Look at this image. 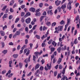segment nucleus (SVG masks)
Instances as JSON below:
<instances>
[{
	"mask_svg": "<svg viewBox=\"0 0 80 80\" xmlns=\"http://www.w3.org/2000/svg\"><path fill=\"white\" fill-rule=\"evenodd\" d=\"M33 60L34 61H35V60H36V57H35V56L33 55Z\"/></svg>",
	"mask_w": 80,
	"mask_h": 80,
	"instance_id": "nucleus-55",
	"label": "nucleus"
},
{
	"mask_svg": "<svg viewBox=\"0 0 80 80\" xmlns=\"http://www.w3.org/2000/svg\"><path fill=\"white\" fill-rule=\"evenodd\" d=\"M21 22H22V23H24V22H25V18L24 17H23L21 18Z\"/></svg>",
	"mask_w": 80,
	"mask_h": 80,
	"instance_id": "nucleus-30",
	"label": "nucleus"
},
{
	"mask_svg": "<svg viewBox=\"0 0 80 80\" xmlns=\"http://www.w3.org/2000/svg\"><path fill=\"white\" fill-rule=\"evenodd\" d=\"M27 50L28 49H24V53L25 54V53H26V52H27Z\"/></svg>",
	"mask_w": 80,
	"mask_h": 80,
	"instance_id": "nucleus-61",
	"label": "nucleus"
},
{
	"mask_svg": "<svg viewBox=\"0 0 80 80\" xmlns=\"http://www.w3.org/2000/svg\"><path fill=\"white\" fill-rule=\"evenodd\" d=\"M8 16V14H5L3 16V17L5 18H7V17Z\"/></svg>",
	"mask_w": 80,
	"mask_h": 80,
	"instance_id": "nucleus-34",
	"label": "nucleus"
},
{
	"mask_svg": "<svg viewBox=\"0 0 80 80\" xmlns=\"http://www.w3.org/2000/svg\"><path fill=\"white\" fill-rule=\"evenodd\" d=\"M22 50H20V54H22L23 53V47H22L21 48Z\"/></svg>",
	"mask_w": 80,
	"mask_h": 80,
	"instance_id": "nucleus-39",
	"label": "nucleus"
},
{
	"mask_svg": "<svg viewBox=\"0 0 80 80\" xmlns=\"http://www.w3.org/2000/svg\"><path fill=\"white\" fill-rule=\"evenodd\" d=\"M6 8H7V6H5L2 9V10L3 12H5V10L6 9Z\"/></svg>",
	"mask_w": 80,
	"mask_h": 80,
	"instance_id": "nucleus-27",
	"label": "nucleus"
},
{
	"mask_svg": "<svg viewBox=\"0 0 80 80\" xmlns=\"http://www.w3.org/2000/svg\"><path fill=\"white\" fill-rule=\"evenodd\" d=\"M42 53H43V51L42 50H41L40 52H34V54L36 57L38 58V57L39 55H40L41 54H42Z\"/></svg>",
	"mask_w": 80,
	"mask_h": 80,
	"instance_id": "nucleus-3",
	"label": "nucleus"
},
{
	"mask_svg": "<svg viewBox=\"0 0 80 80\" xmlns=\"http://www.w3.org/2000/svg\"><path fill=\"white\" fill-rule=\"evenodd\" d=\"M57 72H54V77H56V76H57Z\"/></svg>",
	"mask_w": 80,
	"mask_h": 80,
	"instance_id": "nucleus-52",
	"label": "nucleus"
},
{
	"mask_svg": "<svg viewBox=\"0 0 80 80\" xmlns=\"http://www.w3.org/2000/svg\"><path fill=\"white\" fill-rule=\"evenodd\" d=\"M73 0L69 1V2L67 6L68 9H69V10H70L72 9V6H71V5H72V3H73Z\"/></svg>",
	"mask_w": 80,
	"mask_h": 80,
	"instance_id": "nucleus-1",
	"label": "nucleus"
},
{
	"mask_svg": "<svg viewBox=\"0 0 80 80\" xmlns=\"http://www.w3.org/2000/svg\"><path fill=\"white\" fill-rule=\"evenodd\" d=\"M0 33L1 36H5V32L3 31H0Z\"/></svg>",
	"mask_w": 80,
	"mask_h": 80,
	"instance_id": "nucleus-13",
	"label": "nucleus"
},
{
	"mask_svg": "<svg viewBox=\"0 0 80 80\" xmlns=\"http://www.w3.org/2000/svg\"><path fill=\"white\" fill-rule=\"evenodd\" d=\"M67 48V46H64V47H62L61 48L62 50L63 51V50H66V48Z\"/></svg>",
	"mask_w": 80,
	"mask_h": 80,
	"instance_id": "nucleus-22",
	"label": "nucleus"
},
{
	"mask_svg": "<svg viewBox=\"0 0 80 80\" xmlns=\"http://www.w3.org/2000/svg\"><path fill=\"white\" fill-rule=\"evenodd\" d=\"M25 7V5H22L21 6V8L22 9H23V8H24Z\"/></svg>",
	"mask_w": 80,
	"mask_h": 80,
	"instance_id": "nucleus-48",
	"label": "nucleus"
},
{
	"mask_svg": "<svg viewBox=\"0 0 80 80\" xmlns=\"http://www.w3.org/2000/svg\"><path fill=\"white\" fill-rule=\"evenodd\" d=\"M68 22H67V24H66L67 25V26H68V25L69 24V23H70V20H69V19H68Z\"/></svg>",
	"mask_w": 80,
	"mask_h": 80,
	"instance_id": "nucleus-50",
	"label": "nucleus"
},
{
	"mask_svg": "<svg viewBox=\"0 0 80 80\" xmlns=\"http://www.w3.org/2000/svg\"><path fill=\"white\" fill-rule=\"evenodd\" d=\"M49 65H50V66H49V64L48 63L47 64V68L46 66L44 67V69L45 70H46V71H47V70H48V69L49 70H50L51 68H52V64H50Z\"/></svg>",
	"mask_w": 80,
	"mask_h": 80,
	"instance_id": "nucleus-2",
	"label": "nucleus"
},
{
	"mask_svg": "<svg viewBox=\"0 0 80 80\" xmlns=\"http://www.w3.org/2000/svg\"><path fill=\"white\" fill-rule=\"evenodd\" d=\"M31 14L30 12H28L26 13V14L24 16V17L25 18L27 17H28V16H30Z\"/></svg>",
	"mask_w": 80,
	"mask_h": 80,
	"instance_id": "nucleus-12",
	"label": "nucleus"
},
{
	"mask_svg": "<svg viewBox=\"0 0 80 80\" xmlns=\"http://www.w3.org/2000/svg\"><path fill=\"white\" fill-rule=\"evenodd\" d=\"M19 20H20V18H17L16 19V20L15 21V23H17V22H18L19 21Z\"/></svg>",
	"mask_w": 80,
	"mask_h": 80,
	"instance_id": "nucleus-35",
	"label": "nucleus"
},
{
	"mask_svg": "<svg viewBox=\"0 0 80 80\" xmlns=\"http://www.w3.org/2000/svg\"><path fill=\"white\" fill-rule=\"evenodd\" d=\"M57 43H56L54 41H52V45L54 46V47H56L57 46Z\"/></svg>",
	"mask_w": 80,
	"mask_h": 80,
	"instance_id": "nucleus-16",
	"label": "nucleus"
},
{
	"mask_svg": "<svg viewBox=\"0 0 80 80\" xmlns=\"http://www.w3.org/2000/svg\"><path fill=\"white\" fill-rule=\"evenodd\" d=\"M28 43V39H26L25 40V44L26 45Z\"/></svg>",
	"mask_w": 80,
	"mask_h": 80,
	"instance_id": "nucleus-57",
	"label": "nucleus"
},
{
	"mask_svg": "<svg viewBox=\"0 0 80 80\" xmlns=\"http://www.w3.org/2000/svg\"><path fill=\"white\" fill-rule=\"evenodd\" d=\"M53 11V10H49L47 12V13L48 15H50V16H52L53 14V12L52 11Z\"/></svg>",
	"mask_w": 80,
	"mask_h": 80,
	"instance_id": "nucleus-6",
	"label": "nucleus"
},
{
	"mask_svg": "<svg viewBox=\"0 0 80 80\" xmlns=\"http://www.w3.org/2000/svg\"><path fill=\"white\" fill-rule=\"evenodd\" d=\"M19 68H22V67H23V63L22 62H19Z\"/></svg>",
	"mask_w": 80,
	"mask_h": 80,
	"instance_id": "nucleus-15",
	"label": "nucleus"
},
{
	"mask_svg": "<svg viewBox=\"0 0 80 80\" xmlns=\"http://www.w3.org/2000/svg\"><path fill=\"white\" fill-rule=\"evenodd\" d=\"M61 2H62L61 1H59L58 2L55 1V3L56 5V6H59V5H60V3H61Z\"/></svg>",
	"mask_w": 80,
	"mask_h": 80,
	"instance_id": "nucleus-8",
	"label": "nucleus"
},
{
	"mask_svg": "<svg viewBox=\"0 0 80 80\" xmlns=\"http://www.w3.org/2000/svg\"><path fill=\"white\" fill-rule=\"evenodd\" d=\"M62 59L61 58H59L58 59V61H57V63H58V64H60V63H61V62H62Z\"/></svg>",
	"mask_w": 80,
	"mask_h": 80,
	"instance_id": "nucleus-14",
	"label": "nucleus"
},
{
	"mask_svg": "<svg viewBox=\"0 0 80 80\" xmlns=\"http://www.w3.org/2000/svg\"><path fill=\"white\" fill-rule=\"evenodd\" d=\"M66 4H64L62 5L61 6V8L62 9V10H63V11H64V9L66 8Z\"/></svg>",
	"mask_w": 80,
	"mask_h": 80,
	"instance_id": "nucleus-9",
	"label": "nucleus"
},
{
	"mask_svg": "<svg viewBox=\"0 0 80 80\" xmlns=\"http://www.w3.org/2000/svg\"><path fill=\"white\" fill-rule=\"evenodd\" d=\"M15 34L17 35V36H19L20 35V32L19 31H16Z\"/></svg>",
	"mask_w": 80,
	"mask_h": 80,
	"instance_id": "nucleus-25",
	"label": "nucleus"
},
{
	"mask_svg": "<svg viewBox=\"0 0 80 80\" xmlns=\"http://www.w3.org/2000/svg\"><path fill=\"white\" fill-rule=\"evenodd\" d=\"M55 48H54L53 47L51 48V52H54L55 51Z\"/></svg>",
	"mask_w": 80,
	"mask_h": 80,
	"instance_id": "nucleus-31",
	"label": "nucleus"
},
{
	"mask_svg": "<svg viewBox=\"0 0 80 80\" xmlns=\"http://www.w3.org/2000/svg\"><path fill=\"white\" fill-rule=\"evenodd\" d=\"M39 7L40 8H42V6H43V3H41L39 4Z\"/></svg>",
	"mask_w": 80,
	"mask_h": 80,
	"instance_id": "nucleus-46",
	"label": "nucleus"
},
{
	"mask_svg": "<svg viewBox=\"0 0 80 80\" xmlns=\"http://www.w3.org/2000/svg\"><path fill=\"white\" fill-rule=\"evenodd\" d=\"M30 50H28L27 52L26 53V56H28V55H29V54L30 53Z\"/></svg>",
	"mask_w": 80,
	"mask_h": 80,
	"instance_id": "nucleus-40",
	"label": "nucleus"
},
{
	"mask_svg": "<svg viewBox=\"0 0 80 80\" xmlns=\"http://www.w3.org/2000/svg\"><path fill=\"white\" fill-rule=\"evenodd\" d=\"M25 30L26 32H28V27H26L25 28Z\"/></svg>",
	"mask_w": 80,
	"mask_h": 80,
	"instance_id": "nucleus-49",
	"label": "nucleus"
},
{
	"mask_svg": "<svg viewBox=\"0 0 80 80\" xmlns=\"http://www.w3.org/2000/svg\"><path fill=\"white\" fill-rule=\"evenodd\" d=\"M62 65L60 64L59 65V69H61L62 68Z\"/></svg>",
	"mask_w": 80,
	"mask_h": 80,
	"instance_id": "nucleus-54",
	"label": "nucleus"
},
{
	"mask_svg": "<svg viewBox=\"0 0 80 80\" xmlns=\"http://www.w3.org/2000/svg\"><path fill=\"white\" fill-rule=\"evenodd\" d=\"M44 17H45L43 16H42L41 17L40 19V21L41 22H42V20H43V18H44Z\"/></svg>",
	"mask_w": 80,
	"mask_h": 80,
	"instance_id": "nucleus-21",
	"label": "nucleus"
},
{
	"mask_svg": "<svg viewBox=\"0 0 80 80\" xmlns=\"http://www.w3.org/2000/svg\"><path fill=\"white\" fill-rule=\"evenodd\" d=\"M7 72V71L6 70H3L2 71V75H4V73H5Z\"/></svg>",
	"mask_w": 80,
	"mask_h": 80,
	"instance_id": "nucleus-36",
	"label": "nucleus"
},
{
	"mask_svg": "<svg viewBox=\"0 0 80 80\" xmlns=\"http://www.w3.org/2000/svg\"><path fill=\"white\" fill-rule=\"evenodd\" d=\"M25 21L26 23H30L31 21V19L30 18H28L26 19Z\"/></svg>",
	"mask_w": 80,
	"mask_h": 80,
	"instance_id": "nucleus-5",
	"label": "nucleus"
},
{
	"mask_svg": "<svg viewBox=\"0 0 80 80\" xmlns=\"http://www.w3.org/2000/svg\"><path fill=\"white\" fill-rule=\"evenodd\" d=\"M39 67H40V64L39 63L37 64L35 67V70H36L37 69H38Z\"/></svg>",
	"mask_w": 80,
	"mask_h": 80,
	"instance_id": "nucleus-11",
	"label": "nucleus"
},
{
	"mask_svg": "<svg viewBox=\"0 0 80 80\" xmlns=\"http://www.w3.org/2000/svg\"><path fill=\"white\" fill-rule=\"evenodd\" d=\"M46 24L47 26H50V25H51V22H48V21L47 22H46Z\"/></svg>",
	"mask_w": 80,
	"mask_h": 80,
	"instance_id": "nucleus-23",
	"label": "nucleus"
},
{
	"mask_svg": "<svg viewBox=\"0 0 80 80\" xmlns=\"http://www.w3.org/2000/svg\"><path fill=\"white\" fill-rule=\"evenodd\" d=\"M39 70H43V66H40L39 68Z\"/></svg>",
	"mask_w": 80,
	"mask_h": 80,
	"instance_id": "nucleus-53",
	"label": "nucleus"
},
{
	"mask_svg": "<svg viewBox=\"0 0 80 80\" xmlns=\"http://www.w3.org/2000/svg\"><path fill=\"white\" fill-rule=\"evenodd\" d=\"M9 45H13V43L12 42H10L9 43Z\"/></svg>",
	"mask_w": 80,
	"mask_h": 80,
	"instance_id": "nucleus-64",
	"label": "nucleus"
},
{
	"mask_svg": "<svg viewBox=\"0 0 80 80\" xmlns=\"http://www.w3.org/2000/svg\"><path fill=\"white\" fill-rule=\"evenodd\" d=\"M57 51L58 53H60V51H61V47H59L58 48Z\"/></svg>",
	"mask_w": 80,
	"mask_h": 80,
	"instance_id": "nucleus-26",
	"label": "nucleus"
},
{
	"mask_svg": "<svg viewBox=\"0 0 80 80\" xmlns=\"http://www.w3.org/2000/svg\"><path fill=\"white\" fill-rule=\"evenodd\" d=\"M58 31H62L63 30V26H59L58 27Z\"/></svg>",
	"mask_w": 80,
	"mask_h": 80,
	"instance_id": "nucleus-7",
	"label": "nucleus"
},
{
	"mask_svg": "<svg viewBox=\"0 0 80 80\" xmlns=\"http://www.w3.org/2000/svg\"><path fill=\"white\" fill-rule=\"evenodd\" d=\"M10 11L11 13H13V12L14 11H13V9H12L11 8L10 9Z\"/></svg>",
	"mask_w": 80,
	"mask_h": 80,
	"instance_id": "nucleus-47",
	"label": "nucleus"
},
{
	"mask_svg": "<svg viewBox=\"0 0 80 80\" xmlns=\"http://www.w3.org/2000/svg\"><path fill=\"white\" fill-rule=\"evenodd\" d=\"M38 73H40V71L39 70V69H38L37 70V72H35L34 73V74L35 75H37L38 74Z\"/></svg>",
	"mask_w": 80,
	"mask_h": 80,
	"instance_id": "nucleus-29",
	"label": "nucleus"
},
{
	"mask_svg": "<svg viewBox=\"0 0 80 80\" xmlns=\"http://www.w3.org/2000/svg\"><path fill=\"white\" fill-rule=\"evenodd\" d=\"M35 37L37 38L38 39H40V36L37 35H36Z\"/></svg>",
	"mask_w": 80,
	"mask_h": 80,
	"instance_id": "nucleus-38",
	"label": "nucleus"
},
{
	"mask_svg": "<svg viewBox=\"0 0 80 80\" xmlns=\"http://www.w3.org/2000/svg\"><path fill=\"white\" fill-rule=\"evenodd\" d=\"M7 26L5 25L2 28L3 30H5V29H7Z\"/></svg>",
	"mask_w": 80,
	"mask_h": 80,
	"instance_id": "nucleus-33",
	"label": "nucleus"
},
{
	"mask_svg": "<svg viewBox=\"0 0 80 80\" xmlns=\"http://www.w3.org/2000/svg\"><path fill=\"white\" fill-rule=\"evenodd\" d=\"M13 74L12 73H11V74H9V75H8V78H11V77L13 76Z\"/></svg>",
	"mask_w": 80,
	"mask_h": 80,
	"instance_id": "nucleus-41",
	"label": "nucleus"
},
{
	"mask_svg": "<svg viewBox=\"0 0 80 80\" xmlns=\"http://www.w3.org/2000/svg\"><path fill=\"white\" fill-rule=\"evenodd\" d=\"M31 58V55H29V58H27L26 59H25V60L24 61V62H25V63H28V62H29L30 61V58Z\"/></svg>",
	"mask_w": 80,
	"mask_h": 80,
	"instance_id": "nucleus-4",
	"label": "nucleus"
},
{
	"mask_svg": "<svg viewBox=\"0 0 80 80\" xmlns=\"http://www.w3.org/2000/svg\"><path fill=\"white\" fill-rule=\"evenodd\" d=\"M2 53L3 54H6V53H7V50H4L2 51Z\"/></svg>",
	"mask_w": 80,
	"mask_h": 80,
	"instance_id": "nucleus-32",
	"label": "nucleus"
},
{
	"mask_svg": "<svg viewBox=\"0 0 80 80\" xmlns=\"http://www.w3.org/2000/svg\"><path fill=\"white\" fill-rule=\"evenodd\" d=\"M52 39L50 40L48 42V44H51L52 43Z\"/></svg>",
	"mask_w": 80,
	"mask_h": 80,
	"instance_id": "nucleus-62",
	"label": "nucleus"
},
{
	"mask_svg": "<svg viewBox=\"0 0 80 80\" xmlns=\"http://www.w3.org/2000/svg\"><path fill=\"white\" fill-rule=\"evenodd\" d=\"M14 2H15V1H14V0H12L10 2V5L11 6L13 5V4L14 3Z\"/></svg>",
	"mask_w": 80,
	"mask_h": 80,
	"instance_id": "nucleus-18",
	"label": "nucleus"
},
{
	"mask_svg": "<svg viewBox=\"0 0 80 80\" xmlns=\"http://www.w3.org/2000/svg\"><path fill=\"white\" fill-rule=\"evenodd\" d=\"M12 18H13V16H12V15H10L9 16L8 19L9 20H12Z\"/></svg>",
	"mask_w": 80,
	"mask_h": 80,
	"instance_id": "nucleus-45",
	"label": "nucleus"
},
{
	"mask_svg": "<svg viewBox=\"0 0 80 80\" xmlns=\"http://www.w3.org/2000/svg\"><path fill=\"white\" fill-rule=\"evenodd\" d=\"M41 15V14L40 13V12H37L35 14V15L36 16V17H39V16H40V15Z\"/></svg>",
	"mask_w": 80,
	"mask_h": 80,
	"instance_id": "nucleus-20",
	"label": "nucleus"
},
{
	"mask_svg": "<svg viewBox=\"0 0 80 80\" xmlns=\"http://www.w3.org/2000/svg\"><path fill=\"white\" fill-rule=\"evenodd\" d=\"M11 72H12V71H11V70H9L8 72V73H7L6 75V77H7L8 74H10V73H11Z\"/></svg>",
	"mask_w": 80,
	"mask_h": 80,
	"instance_id": "nucleus-28",
	"label": "nucleus"
},
{
	"mask_svg": "<svg viewBox=\"0 0 80 80\" xmlns=\"http://www.w3.org/2000/svg\"><path fill=\"white\" fill-rule=\"evenodd\" d=\"M61 80H65V76H63V77L61 78Z\"/></svg>",
	"mask_w": 80,
	"mask_h": 80,
	"instance_id": "nucleus-56",
	"label": "nucleus"
},
{
	"mask_svg": "<svg viewBox=\"0 0 80 80\" xmlns=\"http://www.w3.org/2000/svg\"><path fill=\"white\" fill-rule=\"evenodd\" d=\"M18 54H13L12 56L14 58H17L18 57Z\"/></svg>",
	"mask_w": 80,
	"mask_h": 80,
	"instance_id": "nucleus-17",
	"label": "nucleus"
},
{
	"mask_svg": "<svg viewBox=\"0 0 80 80\" xmlns=\"http://www.w3.org/2000/svg\"><path fill=\"white\" fill-rule=\"evenodd\" d=\"M42 15H47V12H46V11H44Z\"/></svg>",
	"mask_w": 80,
	"mask_h": 80,
	"instance_id": "nucleus-60",
	"label": "nucleus"
},
{
	"mask_svg": "<svg viewBox=\"0 0 80 80\" xmlns=\"http://www.w3.org/2000/svg\"><path fill=\"white\" fill-rule=\"evenodd\" d=\"M21 16L23 17L25 15V12H22L21 13Z\"/></svg>",
	"mask_w": 80,
	"mask_h": 80,
	"instance_id": "nucleus-42",
	"label": "nucleus"
},
{
	"mask_svg": "<svg viewBox=\"0 0 80 80\" xmlns=\"http://www.w3.org/2000/svg\"><path fill=\"white\" fill-rule=\"evenodd\" d=\"M75 5L76 6V7L77 8V7H78V5H79V3H76L75 4Z\"/></svg>",
	"mask_w": 80,
	"mask_h": 80,
	"instance_id": "nucleus-63",
	"label": "nucleus"
},
{
	"mask_svg": "<svg viewBox=\"0 0 80 80\" xmlns=\"http://www.w3.org/2000/svg\"><path fill=\"white\" fill-rule=\"evenodd\" d=\"M56 25V22H54L52 23V27H55Z\"/></svg>",
	"mask_w": 80,
	"mask_h": 80,
	"instance_id": "nucleus-44",
	"label": "nucleus"
},
{
	"mask_svg": "<svg viewBox=\"0 0 80 80\" xmlns=\"http://www.w3.org/2000/svg\"><path fill=\"white\" fill-rule=\"evenodd\" d=\"M2 48H4L5 47V43L2 42Z\"/></svg>",
	"mask_w": 80,
	"mask_h": 80,
	"instance_id": "nucleus-59",
	"label": "nucleus"
},
{
	"mask_svg": "<svg viewBox=\"0 0 80 80\" xmlns=\"http://www.w3.org/2000/svg\"><path fill=\"white\" fill-rule=\"evenodd\" d=\"M61 74H62V73H60V74H58V76H57V78L58 79H59V78H62V76H61Z\"/></svg>",
	"mask_w": 80,
	"mask_h": 80,
	"instance_id": "nucleus-24",
	"label": "nucleus"
},
{
	"mask_svg": "<svg viewBox=\"0 0 80 80\" xmlns=\"http://www.w3.org/2000/svg\"><path fill=\"white\" fill-rule=\"evenodd\" d=\"M41 62H42V65H43V63H45V60H44V59H42L41 61Z\"/></svg>",
	"mask_w": 80,
	"mask_h": 80,
	"instance_id": "nucleus-58",
	"label": "nucleus"
},
{
	"mask_svg": "<svg viewBox=\"0 0 80 80\" xmlns=\"http://www.w3.org/2000/svg\"><path fill=\"white\" fill-rule=\"evenodd\" d=\"M77 38L75 39V40L74 42V44H77V43H78V41H77Z\"/></svg>",
	"mask_w": 80,
	"mask_h": 80,
	"instance_id": "nucleus-37",
	"label": "nucleus"
},
{
	"mask_svg": "<svg viewBox=\"0 0 80 80\" xmlns=\"http://www.w3.org/2000/svg\"><path fill=\"white\" fill-rule=\"evenodd\" d=\"M60 25H63L64 24V21H63V20L61 21L60 22Z\"/></svg>",
	"mask_w": 80,
	"mask_h": 80,
	"instance_id": "nucleus-43",
	"label": "nucleus"
},
{
	"mask_svg": "<svg viewBox=\"0 0 80 80\" xmlns=\"http://www.w3.org/2000/svg\"><path fill=\"white\" fill-rule=\"evenodd\" d=\"M62 8H61V7H60V6H59L57 8V10H58L59 12H61L62 11Z\"/></svg>",
	"mask_w": 80,
	"mask_h": 80,
	"instance_id": "nucleus-19",
	"label": "nucleus"
},
{
	"mask_svg": "<svg viewBox=\"0 0 80 80\" xmlns=\"http://www.w3.org/2000/svg\"><path fill=\"white\" fill-rule=\"evenodd\" d=\"M65 68H64V69L62 70V73L63 74H65Z\"/></svg>",
	"mask_w": 80,
	"mask_h": 80,
	"instance_id": "nucleus-51",
	"label": "nucleus"
},
{
	"mask_svg": "<svg viewBox=\"0 0 80 80\" xmlns=\"http://www.w3.org/2000/svg\"><path fill=\"white\" fill-rule=\"evenodd\" d=\"M29 10L30 12H34L35 11V8L32 7L31 8L29 9Z\"/></svg>",
	"mask_w": 80,
	"mask_h": 80,
	"instance_id": "nucleus-10",
	"label": "nucleus"
}]
</instances>
